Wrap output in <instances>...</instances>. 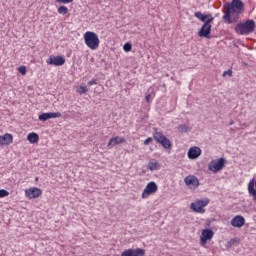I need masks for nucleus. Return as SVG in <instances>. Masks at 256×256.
I'll return each instance as SVG.
<instances>
[{"instance_id": "f257e3e1", "label": "nucleus", "mask_w": 256, "mask_h": 256, "mask_svg": "<svg viewBox=\"0 0 256 256\" xmlns=\"http://www.w3.org/2000/svg\"><path fill=\"white\" fill-rule=\"evenodd\" d=\"M243 1L241 0H232L229 4L227 3L224 6V16L223 19L226 23H233V20L237 19L239 15H241V11H243Z\"/></svg>"}, {"instance_id": "f03ea898", "label": "nucleus", "mask_w": 256, "mask_h": 256, "mask_svg": "<svg viewBox=\"0 0 256 256\" xmlns=\"http://www.w3.org/2000/svg\"><path fill=\"white\" fill-rule=\"evenodd\" d=\"M194 16L196 19H199L204 23L201 27V29L198 32V35L200 37H205V39H211V23H213V16L211 14H203L201 12H195Z\"/></svg>"}, {"instance_id": "7ed1b4c3", "label": "nucleus", "mask_w": 256, "mask_h": 256, "mask_svg": "<svg viewBox=\"0 0 256 256\" xmlns=\"http://www.w3.org/2000/svg\"><path fill=\"white\" fill-rule=\"evenodd\" d=\"M83 39L85 45L88 47V49H91V51H97V49H99L101 40H99V35H97V33L87 31L84 33Z\"/></svg>"}, {"instance_id": "20e7f679", "label": "nucleus", "mask_w": 256, "mask_h": 256, "mask_svg": "<svg viewBox=\"0 0 256 256\" xmlns=\"http://www.w3.org/2000/svg\"><path fill=\"white\" fill-rule=\"evenodd\" d=\"M235 31L238 35H251L255 32V20H246L236 25Z\"/></svg>"}, {"instance_id": "39448f33", "label": "nucleus", "mask_w": 256, "mask_h": 256, "mask_svg": "<svg viewBox=\"0 0 256 256\" xmlns=\"http://www.w3.org/2000/svg\"><path fill=\"white\" fill-rule=\"evenodd\" d=\"M158 189L159 186H157V183H155L154 181L149 182L142 192V199H148L150 195H155Z\"/></svg>"}, {"instance_id": "423d86ee", "label": "nucleus", "mask_w": 256, "mask_h": 256, "mask_svg": "<svg viewBox=\"0 0 256 256\" xmlns=\"http://www.w3.org/2000/svg\"><path fill=\"white\" fill-rule=\"evenodd\" d=\"M209 205V199L206 200H196L195 202L191 203L190 209L195 213H205V207Z\"/></svg>"}, {"instance_id": "0eeeda50", "label": "nucleus", "mask_w": 256, "mask_h": 256, "mask_svg": "<svg viewBox=\"0 0 256 256\" xmlns=\"http://www.w3.org/2000/svg\"><path fill=\"white\" fill-rule=\"evenodd\" d=\"M223 167H225V158L211 161L208 165V169L209 171H212V173H219Z\"/></svg>"}, {"instance_id": "6e6552de", "label": "nucleus", "mask_w": 256, "mask_h": 256, "mask_svg": "<svg viewBox=\"0 0 256 256\" xmlns=\"http://www.w3.org/2000/svg\"><path fill=\"white\" fill-rule=\"evenodd\" d=\"M154 139L157 141V143H160L164 149H171V141L169 138L164 136L162 132L154 133Z\"/></svg>"}, {"instance_id": "1a4fd4ad", "label": "nucleus", "mask_w": 256, "mask_h": 256, "mask_svg": "<svg viewBox=\"0 0 256 256\" xmlns=\"http://www.w3.org/2000/svg\"><path fill=\"white\" fill-rule=\"evenodd\" d=\"M214 235L215 233L211 229L202 230L201 236H200V245L205 247L207 245V242L213 239Z\"/></svg>"}, {"instance_id": "9d476101", "label": "nucleus", "mask_w": 256, "mask_h": 256, "mask_svg": "<svg viewBox=\"0 0 256 256\" xmlns=\"http://www.w3.org/2000/svg\"><path fill=\"white\" fill-rule=\"evenodd\" d=\"M41 195H43V191L37 187H31L25 190V197L27 199H38Z\"/></svg>"}, {"instance_id": "9b49d317", "label": "nucleus", "mask_w": 256, "mask_h": 256, "mask_svg": "<svg viewBox=\"0 0 256 256\" xmlns=\"http://www.w3.org/2000/svg\"><path fill=\"white\" fill-rule=\"evenodd\" d=\"M184 183L190 189H197L199 187V179L194 175H189L184 179Z\"/></svg>"}, {"instance_id": "f8f14e48", "label": "nucleus", "mask_w": 256, "mask_h": 256, "mask_svg": "<svg viewBox=\"0 0 256 256\" xmlns=\"http://www.w3.org/2000/svg\"><path fill=\"white\" fill-rule=\"evenodd\" d=\"M47 65H54L55 67H61L65 65V59L62 56H50L46 60Z\"/></svg>"}, {"instance_id": "ddd939ff", "label": "nucleus", "mask_w": 256, "mask_h": 256, "mask_svg": "<svg viewBox=\"0 0 256 256\" xmlns=\"http://www.w3.org/2000/svg\"><path fill=\"white\" fill-rule=\"evenodd\" d=\"M121 256H145V250L141 248H130L127 250H124L121 254Z\"/></svg>"}, {"instance_id": "4468645a", "label": "nucleus", "mask_w": 256, "mask_h": 256, "mask_svg": "<svg viewBox=\"0 0 256 256\" xmlns=\"http://www.w3.org/2000/svg\"><path fill=\"white\" fill-rule=\"evenodd\" d=\"M61 117L60 112L42 113L38 116L39 121H49V119H57Z\"/></svg>"}, {"instance_id": "2eb2a0df", "label": "nucleus", "mask_w": 256, "mask_h": 256, "mask_svg": "<svg viewBox=\"0 0 256 256\" xmlns=\"http://www.w3.org/2000/svg\"><path fill=\"white\" fill-rule=\"evenodd\" d=\"M201 153H202L201 148H199L197 146L191 147L188 150V158L197 159V158L201 157Z\"/></svg>"}, {"instance_id": "dca6fc26", "label": "nucleus", "mask_w": 256, "mask_h": 256, "mask_svg": "<svg viewBox=\"0 0 256 256\" xmlns=\"http://www.w3.org/2000/svg\"><path fill=\"white\" fill-rule=\"evenodd\" d=\"M231 225L232 227L241 228L245 225V218L241 215H237L231 220Z\"/></svg>"}, {"instance_id": "f3484780", "label": "nucleus", "mask_w": 256, "mask_h": 256, "mask_svg": "<svg viewBox=\"0 0 256 256\" xmlns=\"http://www.w3.org/2000/svg\"><path fill=\"white\" fill-rule=\"evenodd\" d=\"M121 143H125V138H123L121 136H115L114 138L110 139L107 147L109 149H111V148L115 147V145H121Z\"/></svg>"}, {"instance_id": "a211bd4d", "label": "nucleus", "mask_w": 256, "mask_h": 256, "mask_svg": "<svg viewBox=\"0 0 256 256\" xmlns=\"http://www.w3.org/2000/svg\"><path fill=\"white\" fill-rule=\"evenodd\" d=\"M13 143V135L6 133L3 136H0V146H7Z\"/></svg>"}, {"instance_id": "6ab92c4d", "label": "nucleus", "mask_w": 256, "mask_h": 256, "mask_svg": "<svg viewBox=\"0 0 256 256\" xmlns=\"http://www.w3.org/2000/svg\"><path fill=\"white\" fill-rule=\"evenodd\" d=\"M147 168L150 171H159V169H161V164L157 163V160L152 159L148 162Z\"/></svg>"}, {"instance_id": "aec40b11", "label": "nucleus", "mask_w": 256, "mask_h": 256, "mask_svg": "<svg viewBox=\"0 0 256 256\" xmlns=\"http://www.w3.org/2000/svg\"><path fill=\"white\" fill-rule=\"evenodd\" d=\"M27 141H29V143H32V144L39 143V134L35 132H31L27 136Z\"/></svg>"}, {"instance_id": "412c9836", "label": "nucleus", "mask_w": 256, "mask_h": 256, "mask_svg": "<svg viewBox=\"0 0 256 256\" xmlns=\"http://www.w3.org/2000/svg\"><path fill=\"white\" fill-rule=\"evenodd\" d=\"M58 13L60 15H67L69 13V8H67L66 6H60L58 8Z\"/></svg>"}, {"instance_id": "4be33fe9", "label": "nucleus", "mask_w": 256, "mask_h": 256, "mask_svg": "<svg viewBox=\"0 0 256 256\" xmlns=\"http://www.w3.org/2000/svg\"><path fill=\"white\" fill-rule=\"evenodd\" d=\"M76 91L79 93V95H85V93H87L89 90L86 88V86H78Z\"/></svg>"}, {"instance_id": "5701e85b", "label": "nucleus", "mask_w": 256, "mask_h": 256, "mask_svg": "<svg viewBox=\"0 0 256 256\" xmlns=\"http://www.w3.org/2000/svg\"><path fill=\"white\" fill-rule=\"evenodd\" d=\"M178 131L179 133H187V131H189V127L187 124H181L178 126Z\"/></svg>"}, {"instance_id": "b1692460", "label": "nucleus", "mask_w": 256, "mask_h": 256, "mask_svg": "<svg viewBox=\"0 0 256 256\" xmlns=\"http://www.w3.org/2000/svg\"><path fill=\"white\" fill-rule=\"evenodd\" d=\"M3 197H9V191L5 189L0 190V199H3Z\"/></svg>"}, {"instance_id": "393cba45", "label": "nucleus", "mask_w": 256, "mask_h": 256, "mask_svg": "<svg viewBox=\"0 0 256 256\" xmlns=\"http://www.w3.org/2000/svg\"><path fill=\"white\" fill-rule=\"evenodd\" d=\"M18 71H19V73H21V75H27V67H25V66H20L18 68Z\"/></svg>"}, {"instance_id": "a878e982", "label": "nucleus", "mask_w": 256, "mask_h": 256, "mask_svg": "<svg viewBox=\"0 0 256 256\" xmlns=\"http://www.w3.org/2000/svg\"><path fill=\"white\" fill-rule=\"evenodd\" d=\"M123 49H124V51H126V53H129V51H131V49H132V46L130 43H126V44H124Z\"/></svg>"}, {"instance_id": "bb28decb", "label": "nucleus", "mask_w": 256, "mask_h": 256, "mask_svg": "<svg viewBox=\"0 0 256 256\" xmlns=\"http://www.w3.org/2000/svg\"><path fill=\"white\" fill-rule=\"evenodd\" d=\"M57 3H62L63 5H67L69 3H73L74 0H56Z\"/></svg>"}, {"instance_id": "cd10ccee", "label": "nucleus", "mask_w": 256, "mask_h": 256, "mask_svg": "<svg viewBox=\"0 0 256 256\" xmlns=\"http://www.w3.org/2000/svg\"><path fill=\"white\" fill-rule=\"evenodd\" d=\"M226 75H228L229 77H232L233 71H232V70L224 71V72H223V77H226Z\"/></svg>"}, {"instance_id": "c85d7f7f", "label": "nucleus", "mask_w": 256, "mask_h": 256, "mask_svg": "<svg viewBox=\"0 0 256 256\" xmlns=\"http://www.w3.org/2000/svg\"><path fill=\"white\" fill-rule=\"evenodd\" d=\"M153 142V138L149 137L144 141V145H149V143Z\"/></svg>"}, {"instance_id": "c756f323", "label": "nucleus", "mask_w": 256, "mask_h": 256, "mask_svg": "<svg viewBox=\"0 0 256 256\" xmlns=\"http://www.w3.org/2000/svg\"><path fill=\"white\" fill-rule=\"evenodd\" d=\"M88 85L91 87V85H97V80H90L88 82Z\"/></svg>"}, {"instance_id": "7c9ffc66", "label": "nucleus", "mask_w": 256, "mask_h": 256, "mask_svg": "<svg viewBox=\"0 0 256 256\" xmlns=\"http://www.w3.org/2000/svg\"><path fill=\"white\" fill-rule=\"evenodd\" d=\"M145 99H146L147 103H149V101L151 100V94L146 95Z\"/></svg>"}]
</instances>
